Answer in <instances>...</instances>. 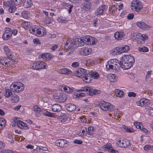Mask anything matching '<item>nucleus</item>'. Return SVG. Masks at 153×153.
Returning <instances> with one entry per match:
<instances>
[{
    "instance_id": "obj_1",
    "label": "nucleus",
    "mask_w": 153,
    "mask_h": 153,
    "mask_svg": "<svg viewBox=\"0 0 153 153\" xmlns=\"http://www.w3.org/2000/svg\"><path fill=\"white\" fill-rule=\"evenodd\" d=\"M87 71L84 68H79L74 72L76 76L81 78L83 81L89 83L90 81V77L86 72Z\"/></svg>"
},
{
    "instance_id": "obj_2",
    "label": "nucleus",
    "mask_w": 153,
    "mask_h": 153,
    "mask_svg": "<svg viewBox=\"0 0 153 153\" xmlns=\"http://www.w3.org/2000/svg\"><path fill=\"white\" fill-rule=\"evenodd\" d=\"M99 106L101 109L105 111H112L115 108L114 106L108 102L105 101H102L99 104Z\"/></svg>"
},
{
    "instance_id": "obj_3",
    "label": "nucleus",
    "mask_w": 153,
    "mask_h": 153,
    "mask_svg": "<svg viewBox=\"0 0 153 153\" xmlns=\"http://www.w3.org/2000/svg\"><path fill=\"white\" fill-rule=\"evenodd\" d=\"M131 7L132 10L139 12L143 8V5L139 0H134L131 2Z\"/></svg>"
},
{
    "instance_id": "obj_4",
    "label": "nucleus",
    "mask_w": 153,
    "mask_h": 153,
    "mask_svg": "<svg viewBox=\"0 0 153 153\" xmlns=\"http://www.w3.org/2000/svg\"><path fill=\"white\" fill-rule=\"evenodd\" d=\"M54 97L56 101L60 102H65L67 98V95L64 92L56 93Z\"/></svg>"
},
{
    "instance_id": "obj_5",
    "label": "nucleus",
    "mask_w": 153,
    "mask_h": 153,
    "mask_svg": "<svg viewBox=\"0 0 153 153\" xmlns=\"http://www.w3.org/2000/svg\"><path fill=\"white\" fill-rule=\"evenodd\" d=\"M124 47L120 46L115 48L111 50L110 53L112 55H118L124 52Z\"/></svg>"
},
{
    "instance_id": "obj_6",
    "label": "nucleus",
    "mask_w": 153,
    "mask_h": 153,
    "mask_svg": "<svg viewBox=\"0 0 153 153\" xmlns=\"http://www.w3.org/2000/svg\"><path fill=\"white\" fill-rule=\"evenodd\" d=\"M69 142L64 139H58L55 142L56 145L62 148H66L68 146Z\"/></svg>"
},
{
    "instance_id": "obj_7",
    "label": "nucleus",
    "mask_w": 153,
    "mask_h": 153,
    "mask_svg": "<svg viewBox=\"0 0 153 153\" xmlns=\"http://www.w3.org/2000/svg\"><path fill=\"white\" fill-rule=\"evenodd\" d=\"M47 66L45 63L43 62H37L33 65L32 68L33 69L39 70L42 68H46Z\"/></svg>"
},
{
    "instance_id": "obj_8",
    "label": "nucleus",
    "mask_w": 153,
    "mask_h": 153,
    "mask_svg": "<svg viewBox=\"0 0 153 153\" xmlns=\"http://www.w3.org/2000/svg\"><path fill=\"white\" fill-rule=\"evenodd\" d=\"M124 61L123 59V56L122 57V59L120 60L119 62L116 63L114 65V70L117 71H119L121 68L124 70V65L123 63Z\"/></svg>"
},
{
    "instance_id": "obj_9",
    "label": "nucleus",
    "mask_w": 153,
    "mask_h": 153,
    "mask_svg": "<svg viewBox=\"0 0 153 153\" xmlns=\"http://www.w3.org/2000/svg\"><path fill=\"white\" fill-rule=\"evenodd\" d=\"M92 50L91 48L84 47L79 51L80 54L82 56H87L89 55L92 52Z\"/></svg>"
},
{
    "instance_id": "obj_10",
    "label": "nucleus",
    "mask_w": 153,
    "mask_h": 153,
    "mask_svg": "<svg viewBox=\"0 0 153 153\" xmlns=\"http://www.w3.org/2000/svg\"><path fill=\"white\" fill-rule=\"evenodd\" d=\"M15 125L22 129H28L29 127L27 125L20 120H18L15 121Z\"/></svg>"
},
{
    "instance_id": "obj_11",
    "label": "nucleus",
    "mask_w": 153,
    "mask_h": 153,
    "mask_svg": "<svg viewBox=\"0 0 153 153\" xmlns=\"http://www.w3.org/2000/svg\"><path fill=\"white\" fill-rule=\"evenodd\" d=\"M36 34L39 35V36H45L47 33V32L45 29L42 26H40L39 28L36 29Z\"/></svg>"
},
{
    "instance_id": "obj_12",
    "label": "nucleus",
    "mask_w": 153,
    "mask_h": 153,
    "mask_svg": "<svg viewBox=\"0 0 153 153\" xmlns=\"http://www.w3.org/2000/svg\"><path fill=\"white\" fill-rule=\"evenodd\" d=\"M106 6L105 5H101L96 10L95 14L100 15L105 13L106 10Z\"/></svg>"
},
{
    "instance_id": "obj_13",
    "label": "nucleus",
    "mask_w": 153,
    "mask_h": 153,
    "mask_svg": "<svg viewBox=\"0 0 153 153\" xmlns=\"http://www.w3.org/2000/svg\"><path fill=\"white\" fill-rule=\"evenodd\" d=\"M65 48L66 49H68L70 48L74 49L76 48L74 42L71 40H68L66 42L65 46Z\"/></svg>"
},
{
    "instance_id": "obj_14",
    "label": "nucleus",
    "mask_w": 153,
    "mask_h": 153,
    "mask_svg": "<svg viewBox=\"0 0 153 153\" xmlns=\"http://www.w3.org/2000/svg\"><path fill=\"white\" fill-rule=\"evenodd\" d=\"M74 43L76 48L78 47L83 46L85 44V42L84 39L80 38H76L75 39Z\"/></svg>"
},
{
    "instance_id": "obj_15",
    "label": "nucleus",
    "mask_w": 153,
    "mask_h": 153,
    "mask_svg": "<svg viewBox=\"0 0 153 153\" xmlns=\"http://www.w3.org/2000/svg\"><path fill=\"white\" fill-rule=\"evenodd\" d=\"M149 100L147 99H143L137 101L136 102V104L138 106L143 107L148 105V103H149Z\"/></svg>"
},
{
    "instance_id": "obj_16",
    "label": "nucleus",
    "mask_w": 153,
    "mask_h": 153,
    "mask_svg": "<svg viewBox=\"0 0 153 153\" xmlns=\"http://www.w3.org/2000/svg\"><path fill=\"white\" fill-rule=\"evenodd\" d=\"M88 91L86 94L88 95L93 96L94 95H96L100 93V91L95 89L91 88H90L89 87Z\"/></svg>"
},
{
    "instance_id": "obj_17",
    "label": "nucleus",
    "mask_w": 153,
    "mask_h": 153,
    "mask_svg": "<svg viewBox=\"0 0 153 153\" xmlns=\"http://www.w3.org/2000/svg\"><path fill=\"white\" fill-rule=\"evenodd\" d=\"M124 34L123 31L117 32L114 34L115 38L118 40H122L124 39Z\"/></svg>"
},
{
    "instance_id": "obj_18",
    "label": "nucleus",
    "mask_w": 153,
    "mask_h": 153,
    "mask_svg": "<svg viewBox=\"0 0 153 153\" xmlns=\"http://www.w3.org/2000/svg\"><path fill=\"white\" fill-rule=\"evenodd\" d=\"M134 61L135 60L134 56H131V55L125 54V62L134 63Z\"/></svg>"
},
{
    "instance_id": "obj_19",
    "label": "nucleus",
    "mask_w": 153,
    "mask_h": 153,
    "mask_svg": "<svg viewBox=\"0 0 153 153\" xmlns=\"http://www.w3.org/2000/svg\"><path fill=\"white\" fill-rule=\"evenodd\" d=\"M65 107L67 110L70 111H74L76 109V106L73 104H68L66 105Z\"/></svg>"
},
{
    "instance_id": "obj_20",
    "label": "nucleus",
    "mask_w": 153,
    "mask_h": 153,
    "mask_svg": "<svg viewBox=\"0 0 153 153\" xmlns=\"http://www.w3.org/2000/svg\"><path fill=\"white\" fill-rule=\"evenodd\" d=\"M137 25L138 27L144 30L147 29L149 27V26L142 22H137Z\"/></svg>"
},
{
    "instance_id": "obj_21",
    "label": "nucleus",
    "mask_w": 153,
    "mask_h": 153,
    "mask_svg": "<svg viewBox=\"0 0 153 153\" xmlns=\"http://www.w3.org/2000/svg\"><path fill=\"white\" fill-rule=\"evenodd\" d=\"M33 110L36 112L35 115L36 117L39 116L41 115L40 112L42 111L41 109L36 105L34 106Z\"/></svg>"
},
{
    "instance_id": "obj_22",
    "label": "nucleus",
    "mask_w": 153,
    "mask_h": 153,
    "mask_svg": "<svg viewBox=\"0 0 153 153\" xmlns=\"http://www.w3.org/2000/svg\"><path fill=\"white\" fill-rule=\"evenodd\" d=\"M95 129L93 126H89L88 128V130L86 131V134L90 135H92L94 134Z\"/></svg>"
},
{
    "instance_id": "obj_23",
    "label": "nucleus",
    "mask_w": 153,
    "mask_h": 153,
    "mask_svg": "<svg viewBox=\"0 0 153 153\" xmlns=\"http://www.w3.org/2000/svg\"><path fill=\"white\" fill-rule=\"evenodd\" d=\"M11 100L12 102H17L19 100V98L18 95L15 94H12L11 98Z\"/></svg>"
},
{
    "instance_id": "obj_24",
    "label": "nucleus",
    "mask_w": 153,
    "mask_h": 153,
    "mask_svg": "<svg viewBox=\"0 0 153 153\" xmlns=\"http://www.w3.org/2000/svg\"><path fill=\"white\" fill-rule=\"evenodd\" d=\"M52 110L54 112L59 111L62 109L61 106L58 104H53L52 106Z\"/></svg>"
},
{
    "instance_id": "obj_25",
    "label": "nucleus",
    "mask_w": 153,
    "mask_h": 153,
    "mask_svg": "<svg viewBox=\"0 0 153 153\" xmlns=\"http://www.w3.org/2000/svg\"><path fill=\"white\" fill-rule=\"evenodd\" d=\"M32 5V2L31 0H26L24 3V6L25 8L30 7Z\"/></svg>"
},
{
    "instance_id": "obj_26",
    "label": "nucleus",
    "mask_w": 153,
    "mask_h": 153,
    "mask_svg": "<svg viewBox=\"0 0 153 153\" xmlns=\"http://www.w3.org/2000/svg\"><path fill=\"white\" fill-rule=\"evenodd\" d=\"M91 7V4L88 2H86L85 3H84L83 5V9L86 11H88L90 10Z\"/></svg>"
},
{
    "instance_id": "obj_27",
    "label": "nucleus",
    "mask_w": 153,
    "mask_h": 153,
    "mask_svg": "<svg viewBox=\"0 0 153 153\" xmlns=\"http://www.w3.org/2000/svg\"><path fill=\"white\" fill-rule=\"evenodd\" d=\"M59 72L60 73L65 74H70L71 73V70L67 68H64L60 69Z\"/></svg>"
},
{
    "instance_id": "obj_28",
    "label": "nucleus",
    "mask_w": 153,
    "mask_h": 153,
    "mask_svg": "<svg viewBox=\"0 0 153 153\" xmlns=\"http://www.w3.org/2000/svg\"><path fill=\"white\" fill-rule=\"evenodd\" d=\"M143 36H144V37H143V39L142 38H140L138 39H137V43L138 44H143L145 42V41L148 38V36L146 34H143Z\"/></svg>"
},
{
    "instance_id": "obj_29",
    "label": "nucleus",
    "mask_w": 153,
    "mask_h": 153,
    "mask_svg": "<svg viewBox=\"0 0 153 153\" xmlns=\"http://www.w3.org/2000/svg\"><path fill=\"white\" fill-rule=\"evenodd\" d=\"M88 74L89 76L90 77H93L94 79H98L99 77V74L96 72H91L89 73ZM91 78H90V79Z\"/></svg>"
},
{
    "instance_id": "obj_30",
    "label": "nucleus",
    "mask_w": 153,
    "mask_h": 153,
    "mask_svg": "<svg viewBox=\"0 0 153 153\" xmlns=\"http://www.w3.org/2000/svg\"><path fill=\"white\" fill-rule=\"evenodd\" d=\"M41 57L45 60L50 59L52 58V55L48 53H45L42 55Z\"/></svg>"
},
{
    "instance_id": "obj_31",
    "label": "nucleus",
    "mask_w": 153,
    "mask_h": 153,
    "mask_svg": "<svg viewBox=\"0 0 153 153\" xmlns=\"http://www.w3.org/2000/svg\"><path fill=\"white\" fill-rule=\"evenodd\" d=\"M115 92L116 96L117 97L121 98L123 96L124 93L122 91L116 89L115 90Z\"/></svg>"
},
{
    "instance_id": "obj_32",
    "label": "nucleus",
    "mask_w": 153,
    "mask_h": 153,
    "mask_svg": "<svg viewBox=\"0 0 153 153\" xmlns=\"http://www.w3.org/2000/svg\"><path fill=\"white\" fill-rule=\"evenodd\" d=\"M13 84H12L11 85V86H10V88L11 90V92H16V93H20V92H22V91H23V88H22V89H21L20 90H16V87H14L13 86Z\"/></svg>"
},
{
    "instance_id": "obj_33",
    "label": "nucleus",
    "mask_w": 153,
    "mask_h": 153,
    "mask_svg": "<svg viewBox=\"0 0 153 153\" xmlns=\"http://www.w3.org/2000/svg\"><path fill=\"white\" fill-rule=\"evenodd\" d=\"M63 90L65 91L68 93H72L74 91V88H70L67 86H65L63 87Z\"/></svg>"
},
{
    "instance_id": "obj_34",
    "label": "nucleus",
    "mask_w": 153,
    "mask_h": 153,
    "mask_svg": "<svg viewBox=\"0 0 153 153\" xmlns=\"http://www.w3.org/2000/svg\"><path fill=\"white\" fill-rule=\"evenodd\" d=\"M12 94H13L11 90L9 89H6L4 95L5 97L9 98L11 95L12 96Z\"/></svg>"
},
{
    "instance_id": "obj_35",
    "label": "nucleus",
    "mask_w": 153,
    "mask_h": 153,
    "mask_svg": "<svg viewBox=\"0 0 153 153\" xmlns=\"http://www.w3.org/2000/svg\"><path fill=\"white\" fill-rule=\"evenodd\" d=\"M67 118L68 117L67 115L65 114H64L59 117V121L61 122H64L67 120Z\"/></svg>"
},
{
    "instance_id": "obj_36",
    "label": "nucleus",
    "mask_w": 153,
    "mask_h": 153,
    "mask_svg": "<svg viewBox=\"0 0 153 153\" xmlns=\"http://www.w3.org/2000/svg\"><path fill=\"white\" fill-rule=\"evenodd\" d=\"M108 79L110 82H115L117 80V78L115 75L113 74L108 76Z\"/></svg>"
},
{
    "instance_id": "obj_37",
    "label": "nucleus",
    "mask_w": 153,
    "mask_h": 153,
    "mask_svg": "<svg viewBox=\"0 0 153 153\" xmlns=\"http://www.w3.org/2000/svg\"><path fill=\"white\" fill-rule=\"evenodd\" d=\"M13 87H18L20 88V89H22L23 88V91L24 89V84L20 82H18L16 83V84H13Z\"/></svg>"
},
{
    "instance_id": "obj_38",
    "label": "nucleus",
    "mask_w": 153,
    "mask_h": 153,
    "mask_svg": "<svg viewBox=\"0 0 153 153\" xmlns=\"http://www.w3.org/2000/svg\"><path fill=\"white\" fill-rule=\"evenodd\" d=\"M11 36V33L8 34L4 33L3 35V38L4 40H7L9 39Z\"/></svg>"
},
{
    "instance_id": "obj_39",
    "label": "nucleus",
    "mask_w": 153,
    "mask_h": 153,
    "mask_svg": "<svg viewBox=\"0 0 153 153\" xmlns=\"http://www.w3.org/2000/svg\"><path fill=\"white\" fill-rule=\"evenodd\" d=\"M53 21V20L52 18H50L49 17H46L44 19L43 22L46 24H49L52 23Z\"/></svg>"
},
{
    "instance_id": "obj_40",
    "label": "nucleus",
    "mask_w": 153,
    "mask_h": 153,
    "mask_svg": "<svg viewBox=\"0 0 153 153\" xmlns=\"http://www.w3.org/2000/svg\"><path fill=\"white\" fill-rule=\"evenodd\" d=\"M22 17L25 19H27L29 17V13L27 11H24L22 13Z\"/></svg>"
},
{
    "instance_id": "obj_41",
    "label": "nucleus",
    "mask_w": 153,
    "mask_h": 153,
    "mask_svg": "<svg viewBox=\"0 0 153 153\" xmlns=\"http://www.w3.org/2000/svg\"><path fill=\"white\" fill-rule=\"evenodd\" d=\"M146 112L151 116H153V109L149 108L148 107H145Z\"/></svg>"
},
{
    "instance_id": "obj_42",
    "label": "nucleus",
    "mask_w": 153,
    "mask_h": 153,
    "mask_svg": "<svg viewBox=\"0 0 153 153\" xmlns=\"http://www.w3.org/2000/svg\"><path fill=\"white\" fill-rule=\"evenodd\" d=\"M35 26H32L30 29V32L33 34L36 35V29H37Z\"/></svg>"
},
{
    "instance_id": "obj_43",
    "label": "nucleus",
    "mask_w": 153,
    "mask_h": 153,
    "mask_svg": "<svg viewBox=\"0 0 153 153\" xmlns=\"http://www.w3.org/2000/svg\"><path fill=\"white\" fill-rule=\"evenodd\" d=\"M133 63H130L125 62V70L131 68L133 65Z\"/></svg>"
},
{
    "instance_id": "obj_44",
    "label": "nucleus",
    "mask_w": 153,
    "mask_h": 153,
    "mask_svg": "<svg viewBox=\"0 0 153 153\" xmlns=\"http://www.w3.org/2000/svg\"><path fill=\"white\" fill-rule=\"evenodd\" d=\"M16 10V8L15 6L13 5H10V7L8 8V11L10 13H13Z\"/></svg>"
},
{
    "instance_id": "obj_45",
    "label": "nucleus",
    "mask_w": 153,
    "mask_h": 153,
    "mask_svg": "<svg viewBox=\"0 0 153 153\" xmlns=\"http://www.w3.org/2000/svg\"><path fill=\"white\" fill-rule=\"evenodd\" d=\"M4 50L7 55L11 56V52L7 47H5L4 48Z\"/></svg>"
},
{
    "instance_id": "obj_46",
    "label": "nucleus",
    "mask_w": 153,
    "mask_h": 153,
    "mask_svg": "<svg viewBox=\"0 0 153 153\" xmlns=\"http://www.w3.org/2000/svg\"><path fill=\"white\" fill-rule=\"evenodd\" d=\"M91 37H92V36H90L85 37L84 39L85 43H86L87 45H90L89 42L90 40L91 39Z\"/></svg>"
},
{
    "instance_id": "obj_47",
    "label": "nucleus",
    "mask_w": 153,
    "mask_h": 153,
    "mask_svg": "<svg viewBox=\"0 0 153 153\" xmlns=\"http://www.w3.org/2000/svg\"><path fill=\"white\" fill-rule=\"evenodd\" d=\"M139 51L140 52H147L149 51L148 48L146 47H139Z\"/></svg>"
},
{
    "instance_id": "obj_48",
    "label": "nucleus",
    "mask_w": 153,
    "mask_h": 153,
    "mask_svg": "<svg viewBox=\"0 0 153 153\" xmlns=\"http://www.w3.org/2000/svg\"><path fill=\"white\" fill-rule=\"evenodd\" d=\"M103 147L105 149L108 150L109 152L110 151V150L112 148L111 145L109 143L104 145Z\"/></svg>"
},
{
    "instance_id": "obj_49",
    "label": "nucleus",
    "mask_w": 153,
    "mask_h": 153,
    "mask_svg": "<svg viewBox=\"0 0 153 153\" xmlns=\"http://www.w3.org/2000/svg\"><path fill=\"white\" fill-rule=\"evenodd\" d=\"M82 133H79V135L80 136H82L84 134H86V131H87V130L86 127H83L82 128Z\"/></svg>"
},
{
    "instance_id": "obj_50",
    "label": "nucleus",
    "mask_w": 153,
    "mask_h": 153,
    "mask_svg": "<svg viewBox=\"0 0 153 153\" xmlns=\"http://www.w3.org/2000/svg\"><path fill=\"white\" fill-rule=\"evenodd\" d=\"M106 67L107 70V71H108L109 70L111 69H112L114 70V65L112 64H107L106 65Z\"/></svg>"
},
{
    "instance_id": "obj_51",
    "label": "nucleus",
    "mask_w": 153,
    "mask_h": 153,
    "mask_svg": "<svg viewBox=\"0 0 153 153\" xmlns=\"http://www.w3.org/2000/svg\"><path fill=\"white\" fill-rule=\"evenodd\" d=\"M118 60L117 59H111L107 62V64H114V62L117 63V61Z\"/></svg>"
},
{
    "instance_id": "obj_52",
    "label": "nucleus",
    "mask_w": 153,
    "mask_h": 153,
    "mask_svg": "<svg viewBox=\"0 0 153 153\" xmlns=\"http://www.w3.org/2000/svg\"><path fill=\"white\" fill-rule=\"evenodd\" d=\"M88 88H89V87H82V88L80 89L79 90H76V91H85L87 93H88Z\"/></svg>"
},
{
    "instance_id": "obj_53",
    "label": "nucleus",
    "mask_w": 153,
    "mask_h": 153,
    "mask_svg": "<svg viewBox=\"0 0 153 153\" xmlns=\"http://www.w3.org/2000/svg\"><path fill=\"white\" fill-rule=\"evenodd\" d=\"M127 132L132 133L134 132V130L132 128H128L127 127L125 126V131Z\"/></svg>"
},
{
    "instance_id": "obj_54",
    "label": "nucleus",
    "mask_w": 153,
    "mask_h": 153,
    "mask_svg": "<svg viewBox=\"0 0 153 153\" xmlns=\"http://www.w3.org/2000/svg\"><path fill=\"white\" fill-rule=\"evenodd\" d=\"M43 114L45 116L52 117H53L54 115L53 114L46 111V112H43Z\"/></svg>"
},
{
    "instance_id": "obj_55",
    "label": "nucleus",
    "mask_w": 153,
    "mask_h": 153,
    "mask_svg": "<svg viewBox=\"0 0 153 153\" xmlns=\"http://www.w3.org/2000/svg\"><path fill=\"white\" fill-rule=\"evenodd\" d=\"M143 34H142L141 33H136V38L137 39H138L141 38L143 39V37L144 36Z\"/></svg>"
},
{
    "instance_id": "obj_56",
    "label": "nucleus",
    "mask_w": 153,
    "mask_h": 153,
    "mask_svg": "<svg viewBox=\"0 0 153 153\" xmlns=\"http://www.w3.org/2000/svg\"><path fill=\"white\" fill-rule=\"evenodd\" d=\"M117 144L120 147H123L124 146V142L123 140H119Z\"/></svg>"
},
{
    "instance_id": "obj_57",
    "label": "nucleus",
    "mask_w": 153,
    "mask_h": 153,
    "mask_svg": "<svg viewBox=\"0 0 153 153\" xmlns=\"http://www.w3.org/2000/svg\"><path fill=\"white\" fill-rule=\"evenodd\" d=\"M134 15L133 13H129L127 16V19L129 20H131L133 19Z\"/></svg>"
},
{
    "instance_id": "obj_58",
    "label": "nucleus",
    "mask_w": 153,
    "mask_h": 153,
    "mask_svg": "<svg viewBox=\"0 0 153 153\" xmlns=\"http://www.w3.org/2000/svg\"><path fill=\"white\" fill-rule=\"evenodd\" d=\"M28 22H24L22 24L21 26L25 29H27L28 28Z\"/></svg>"
},
{
    "instance_id": "obj_59",
    "label": "nucleus",
    "mask_w": 153,
    "mask_h": 153,
    "mask_svg": "<svg viewBox=\"0 0 153 153\" xmlns=\"http://www.w3.org/2000/svg\"><path fill=\"white\" fill-rule=\"evenodd\" d=\"M15 61L13 59H11L10 57V60L9 63H8V66H10L11 65H13L14 63L15 62Z\"/></svg>"
},
{
    "instance_id": "obj_60",
    "label": "nucleus",
    "mask_w": 153,
    "mask_h": 153,
    "mask_svg": "<svg viewBox=\"0 0 153 153\" xmlns=\"http://www.w3.org/2000/svg\"><path fill=\"white\" fill-rule=\"evenodd\" d=\"M1 153H14V152L10 150H3L1 151Z\"/></svg>"
},
{
    "instance_id": "obj_61",
    "label": "nucleus",
    "mask_w": 153,
    "mask_h": 153,
    "mask_svg": "<svg viewBox=\"0 0 153 153\" xmlns=\"http://www.w3.org/2000/svg\"><path fill=\"white\" fill-rule=\"evenodd\" d=\"M136 94L134 92H129L128 94V96L129 97H135Z\"/></svg>"
},
{
    "instance_id": "obj_62",
    "label": "nucleus",
    "mask_w": 153,
    "mask_h": 153,
    "mask_svg": "<svg viewBox=\"0 0 153 153\" xmlns=\"http://www.w3.org/2000/svg\"><path fill=\"white\" fill-rule=\"evenodd\" d=\"M5 58L3 57L2 59H1L0 60V63L6 66L5 64Z\"/></svg>"
},
{
    "instance_id": "obj_63",
    "label": "nucleus",
    "mask_w": 153,
    "mask_h": 153,
    "mask_svg": "<svg viewBox=\"0 0 153 153\" xmlns=\"http://www.w3.org/2000/svg\"><path fill=\"white\" fill-rule=\"evenodd\" d=\"M12 30L9 27H7L6 28V30L5 31V32L4 33H11V34Z\"/></svg>"
},
{
    "instance_id": "obj_64",
    "label": "nucleus",
    "mask_w": 153,
    "mask_h": 153,
    "mask_svg": "<svg viewBox=\"0 0 153 153\" xmlns=\"http://www.w3.org/2000/svg\"><path fill=\"white\" fill-rule=\"evenodd\" d=\"M79 65V63L78 62H74L72 63V66L74 68L77 67Z\"/></svg>"
}]
</instances>
